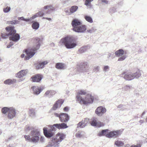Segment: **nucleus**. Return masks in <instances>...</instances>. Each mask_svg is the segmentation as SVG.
I'll list each match as a JSON object with an SVG mask.
<instances>
[{
  "instance_id": "obj_1",
  "label": "nucleus",
  "mask_w": 147,
  "mask_h": 147,
  "mask_svg": "<svg viewBox=\"0 0 147 147\" xmlns=\"http://www.w3.org/2000/svg\"><path fill=\"white\" fill-rule=\"evenodd\" d=\"M40 39L38 37L33 39L32 42L34 44V45L33 46L32 49H25L23 51V52L26 53L27 55L24 58L25 60L29 59L34 56L35 53L34 51L40 48Z\"/></svg>"
},
{
  "instance_id": "obj_2",
  "label": "nucleus",
  "mask_w": 147,
  "mask_h": 147,
  "mask_svg": "<svg viewBox=\"0 0 147 147\" xmlns=\"http://www.w3.org/2000/svg\"><path fill=\"white\" fill-rule=\"evenodd\" d=\"M59 43L61 45H64L67 49L73 48L77 45L75 38L72 36H67L61 38Z\"/></svg>"
},
{
  "instance_id": "obj_3",
  "label": "nucleus",
  "mask_w": 147,
  "mask_h": 147,
  "mask_svg": "<svg viewBox=\"0 0 147 147\" xmlns=\"http://www.w3.org/2000/svg\"><path fill=\"white\" fill-rule=\"evenodd\" d=\"M76 101L81 104L86 105L92 103L94 100V97L91 95H86L85 98L81 96H76Z\"/></svg>"
},
{
  "instance_id": "obj_4",
  "label": "nucleus",
  "mask_w": 147,
  "mask_h": 147,
  "mask_svg": "<svg viewBox=\"0 0 147 147\" xmlns=\"http://www.w3.org/2000/svg\"><path fill=\"white\" fill-rule=\"evenodd\" d=\"M66 135L64 134L59 132L57 134L55 137L53 138L51 145L54 147H58L59 143L65 138Z\"/></svg>"
},
{
  "instance_id": "obj_5",
  "label": "nucleus",
  "mask_w": 147,
  "mask_h": 147,
  "mask_svg": "<svg viewBox=\"0 0 147 147\" xmlns=\"http://www.w3.org/2000/svg\"><path fill=\"white\" fill-rule=\"evenodd\" d=\"M31 142L36 143L39 141L40 133L37 130H36L31 132Z\"/></svg>"
},
{
  "instance_id": "obj_6",
  "label": "nucleus",
  "mask_w": 147,
  "mask_h": 147,
  "mask_svg": "<svg viewBox=\"0 0 147 147\" xmlns=\"http://www.w3.org/2000/svg\"><path fill=\"white\" fill-rule=\"evenodd\" d=\"M68 126L67 124L64 122L60 123L55 124L52 125H51L50 126V127L52 130L54 131L56 130V128L60 129H65Z\"/></svg>"
},
{
  "instance_id": "obj_7",
  "label": "nucleus",
  "mask_w": 147,
  "mask_h": 147,
  "mask_svg": "<svg viewBox=\"0 0 147 147\" xmlns=\"http://www.w3.org/2000/svg\"><path fill=\"white\" fill-rule=\"evenodd\" d=\"M122 132L120 130L111 131L108 133V134L107 135V137L109 138H116L120 136Z\"/></svg>"
},
{
  "instance_id": "obj_8",
  "label": "nucleus",
  "mask_w": 147,
  "mask_h": 147,
  "mask_svg": "<svg viewBox=\"0 0 147 147\" xmlns=\"http://www.w3.org/2000/svg\"><path fill=\"white\" fill-rule=\"evenodd\" d=\"M43 76L40 74L33 76L31 78V81L33 82H40L43 78Z\"/></svg>"
},
{
  "instance_id": "obj_9",
  "label": "nucleus",
  "mask_w": 147,
  "mask_h": 147,
  "mask_svg": "<svg viewBox=\"0 0 147 147\" xmlns=\"http://www.w3.org/2000/svg\"><path fill=\"white\" fill-rule=\"evenodd\" d=\"M69 117L67 113H60L59 120L62 122L66 123L69 120Z\"/></svg>"
},
{
  "instance_id": "obj_10",
  "label": "nucleus",
  "mask_w": 147,
  "mask_h": 147,
  "mask_svg": "<svg viewBox=\"0 0 147 147\" xmlns=\"http://www.w3.org/2000/svg\"><path fill=\"white\" fill-rule=\"evenodd\" d=\"M43 130L44 135L47 138L51 137L54 135V133L52 132L53 131L51 128V129L48 130L47 128L45 127L43 128Z\"/></svg>"
},
{
  "instance_id": "obj_11",
  "label": "nucleus",
  "mask_w": 147,
  "mask_h": 147,
  "mask_svg": "<svg viewBox=\"0 0 147 147\" xmlns=\"http://www.w3.org/2000/svg\"><path fill=\"white\" fill-rule=\"evenodd\" d=\"M14 26H9L6 28L5 29L8 32V36H11L15 34L16 33V31L14 29Z\"/></svg>"
},
{
  "instance_id": "obj_12",
  "label": "nucleus",
  "mask_w": 147,
  "mask_h": 147,
  "mask_svg": "<svg viewBox=\"0 0 147 147\" xmlns=\"http://www.w3.org/2000/svg\"><path fill=\"white\" fill-rule=\"evenodd\" d=\"M89 120L87 118H85L81 122H79L77 125V127L84 128L87 125L88 123Z\"/></svg>"
},
{
  "instance_id": "obj_13",
  "label": "nucleus",
  "mask_w": 147,
  "mask_h": 147,
  "mask_svg": "<svg viewBox=\"0 0 147 147\" xmlns=\"http://www.w3.org/2000/svg\"><path fill=\"white\" fill-rule=\"evenodd\" d=\"M73 30L76 32H84L86 30V28L85 25H82L77 27H75Z\"/></svg>"
},
{
  "instance_id": "obj_14",
  "label": "nucleus",
  "mask_w": 147,
  "mask_h": 147,
  "mask_svg": "<svg viewBox=\"0 0 147 147\" xmlns=\"http://www.w3.org/2000/svg\"><path fill=\"white\" fill-rule=\"evenodd\" d=\"M106 111V109L101 106L98 107L95 110L96 114L98 116L102 115Z\"/></svg>"
},
{
  "instance_id": "obj_15",
  "label": "nucleus",
  "mask_w": 147,
  "mask_h": 147,
  "mask_svg": "<svg viewBox=\"0 0 147 147\" xmlns=\"http://www.w3.org/2000/svg\"><path fill=\"white\" fill-rule=\"evenodd\" d=\"M16 114L15 109L13 107H10L8 114L7 117L8 119H11L15 117Z\"/></svg>"
},
{
  "instance_id": "obj_16",
  "label": "nucleus",
  "mask_w": 147,
  "mask_h": 147,
  "mask_svg": "<svg viewBox=\"0 0 147 147\" xmlns=\"http://www.w3.org/2000/svg\"><path fill=\"white\" fill-rule=\"evenodd\" d=\"M28 72L27 69L22 70L16 74V77L18 78H21L26 76Z\"/></svg>"
},
{
  "instance_id": "obj_17",
  "label": "nucleus",
  "mask_w": 147,
  "mask_h": 147,
  "mask_svg": "<svg viewBox=\"0 0 147 147\" xmlns=\"http://www.w3.org/2000/svg\"><path fill=\"white\" fill-rule=\"evenodd\" d=\"M81 24L80 21L77 19H75L73 20L71 22V25L73 27V28L75 27H77L78 26Z\"/></svg>"
},
{
  "instance_id": "obj_18",
  "label": "nucleus",
  "mask_w": 147,
  "mask_h": 147,
  "mask_svg": "<svg viewBox=\"0 0 147 147\" xmlns=\"http://www.w3.org/2000/svg\"><path fill=\"white\" fill-rule=\"evenodd\" d=\"M123 74L124 75L123 78L126 80H130L134 79L132 74H125V72H124L122 74V75Z\"/></svg>"
},
{
  "instance_id": "obj_19",
  "label": "nucleus",
  "mask_w": 147,
  "mask_h": 147,
  "mask_svg": "<svg viewBox=\"0 0 147 147\" xmlns=\"http://www.w3.org/2000/svg\"><path fill=\"white\" fill-rule=\"evenodd\" d=\"M92 125L93 126H96L98 127H100L103 126L104 124L103 123L97 121L96 119H94L91 123Z\"/></svg>"
},
{
  "instance_id": "obj_20",
  "label": "nucleus",
  "mask_w": 147,
  "mask_h": 147,
  "mask_svg": "<svg viewBox=\"0 0 147 147\" xmlns=\"http://www.w3.org/2000/svg\"><path fill=\"white\" fill-rule=\"evenodd\" d=\"M20 38L19 35L18 34L16 33L13 35H11V36L9 37V39L13 41L16 42L20 39Z\"/></svg>"
},
{
  "instance_id": "obj_21",
  "label": "nucleus",
  "mask_w": 147,
  "mask_h": 147,
  "mask_svg": "<svg viewBox=\"0 0 147 147\" xmlns=\"http://www.w3.org/2000/svg\"><path fill=\"white\" fill-rule=\"evenodd\" d=\"M48 62L47 61H45L42 62L38 63L36 66V68L37 69L42 68L44 67L45 66L47 65Z\"/></svg>"
},
{
  "instance_id": "obj_22",
  "label": "nucleus",
  "mask_w": 147,
  "mask_h": 147,
  "mask_svg": "<svg viewBox=\"0 0 147 147\" xmlns=\"http://www.w3.org/2000/svg\"><path fill=\"white\" fill-rule=\"evenodd\" d=\"M31 88L33 91V93L35 94H38L41 91L42 89L39 87H36L35 86H32Z\"/></svg>"
},
{
  "instance_id": "obj_23",
  "label": "nucleus",
  "mask_w": 147,
  "mask_h": 147,
  "mask_svg": "<svg viewBox=\"0 0 147 147\" xmlns=\"http://www.w3.org/2000/svg\"><path fill=\"white\" fill-rule=\"evenodd\" d=\"M109 131L108 129L102 130L98 134V135L99 136H105L107 137V135L108 134Z\"/></svg>"
},
{
  "instance_id": "obj_24",
  "label": "nucleus",
  "mask_w": 147,
  "mask_h": 147,
  "mask_svg": "<svg viewBox=\"0 0 147 147\" xmlns=\"http://www.w3.org/2000/svg\"><path fill=\"white\" fill-rule=\"evenodd\" d=\"M56 93V91L54 90H48L45 92L44 96H51L55 95Z\"/></svg>"
},
{
  "instance_id": "obj_25",
  "label": "nucleus",
  "mask_w": 147,
  "mask_h": 147,
  "mask_svg": "<svg viewBox=\"0 0 147 147\" xmlns=\"http://www.w3.org/2000/svg\"><path fill=\"white\" fill-rule=\"evenodd\" d=\"M44 9H45L48 10L47 13H48L49 11H53L55 9L54 7L51 5L45 6Z\"/></svg>"
},
{
  "instance_id": "obj_26",
  "label": "nucleus",
  "mask_w": 147,
  "mask_h": 147,
  "mask_svg": "<svg viewBox=\"0 0 147 147\" xmlns=\"http://www.w3.org/2000/svg\"><path fill=\"white\" fill-rule=\"evenodd\" d=\"M124 53V51L122 49H119L116 51L115 53V55L118 57L122 56Z\"/></svg>"
},
{
  "instance_id": "obj_27",
  "label": "nucleus",
  "mask_w": 147,
  "mask_h": 147,
  "mask_svg": "<svg viewBox=\"0 0 147 147\" xmlns=\"http://www.w3.org/2000/svg\"><path fill=\"white\" fill-rule=\"evenodd\" d=\"M87 94L86 91L85 90H80L78 91L76 96H81V95H86Z\"/></svg>"
},
{
  "instance_id": "obj_28",
  "label": "nucleus",
  "mask_w": 147,
  "mask_h": 147,
  "mask_svg": "<svg viewBox=\"0 0 147 147\" xmlns=\"http://www.w3.org/2000/svg\"><path fill=\"white\" fill-rule=\"evenodd\" d=\"M55 67L58 69H63L64 67V64L61 63H57L56 64Z\"/></svg>"
},
{
  "instance_id": "obj_29",
  "label": "nucleus",
  "mask_w": 147,
  "mask_h": 147,
  "mask_svg": "<svg viewBox=\"0 0 147 147\" xmlns=\"http://www.w3.org/2000/svg\"><path fill=\"white\" fill-rule=\"evenodd\" d=\"M80 68H81L82 70H83L85 68H88V65L86 62H83L81 63L80 65Z\"/></svg>"
},
{
  "instance_id": "obj_30",
  "label": "nucleus",
  "mask_w": 147,
  "mask_h": 147,
  "mask_svg": "<svg viewBox=\"0 0 147 147\" xmlns=\"http://www.w3.org/2000/svg\"><path fill=\"white\" fill-rule=\"evenodd\" d=\"M43 15L44 13L42 11H40L33 16L32 18V19H34L37 17L42 16Z\"/></svg>"
},
{
  "instance_id": "obj_31",
  "label": "nucleus",
  "mask_w": 147,
  "mask_h": 147,
  "mask_svg": "<svg viewBox=\"0 0 147 147\" xmlns=\"http://www.w3.org/2000/svg\"><path fill=\"white\" fill-rule=\"evenodd\" d=\"M124 144V143L123 142L119 140L115 141V144L118 147L122 146Z\"/></svg>"
},
{
  "instance_id": "obj_32",
  "label": "nucleus",
  "mask_w": 147,
  "mask_h": 147,
  "mask_svg": "<svg viewBox=\"0 0 147 147\" xmlns=\"http://www.w3.org/2000/svg\"><path fill=\"white\" fill-rule=\"evenodd\" d=\"M78 7L76 6H73L71 7L69 10L70 13H73L76 11L78 9Z\"/></svg>"
},
{
  "instance_id": "obj_33",
  "label": "nucleus",
  "mask_w": 147,
  "mask_h": 147,
  "mask_svg": "<svg viewBox=\"0 0 147 147\" xmlns=\"http://www.w3.org/2000/svg\"><path fill=\"white\" fill-rule=\"evenodd\" d=\"M134 79L135 78H138L141 76V74L140 71L138 70L137 72L134 73L132 74Z\"/></svg>"
},
{
  "instance_id": "obj_34",
  "label": "nucleus",
  "mask_w": 147,
  "mask_h": 147,
  "mask_svg": "<svg viewBox=\"0 0 147 147\" xmlns=\"http://www.w3.org/2000/svg\"><path fill=\"white\" fill-rule=\"evenodd\" d=\"M84 18L86 21L90 23H92L93 22L92 18L90 16L86 15L85 16Z\"/></svg>"
},
{
  "instance_id": "obj_35",
  "label": "nucleus",
  "mask_w": 147,
  "mask_h": 147,
  "mask_svg": "<svg viewBox=\"0 0 147 147\" xmlns=\"http://www.w3.org/2000/svg\"><path fill=\"white\" fill-rule=\"evenodd\" d=\"M10 108H8L7 107H4L2 109L1 111L2 113L5 114L8 112L9 111Z\"/></svg>"
},
{
  "instance_id": "obj_36",
  "label": "nucleus",
  "mask_w": 147,
  "mask_h": 147,
  "mask_svg": "<svg viewBox=\"0 0 147 147\" xmlns=\"http://www.w3.org/2000/svg\"><path fill=\"white\" fill-rule=\"evenodd\" d=\"M39 24L38 22H35L32 24V27L33 29H37L39 28Z\"/></svg>"
},
{
  "instance_id": "obj_37",
  "label": "nucleus",
  "mask_w": 147,
  "mask_h": 147,
  "mask_svg": "<svg viewBox=\"0 0 147 147\" xmlns=\"http://www.w3.org/2000/svg\"><path fill=\"white\" fill-rule=\"evenodd\" d=\"M64 100L62 99H60L58 100L56 102V103L57 104L58 107H60L61 105L64 102Z\"/></svg>"
},
{
  "instance_id": "obj_38",
  "label": "nucleus",
  "mask_w": 147,
  "mask_h": 147,
  "mask_svg": "<svg viewBox=\"0 0 147 147\" xmlns=\"http://www.w3.org/2000/svg\"><path fill=\"white\" fill-rule=\"evenodd\" d=\"M93 0H85L84 4L87 6L91 7V2Z\"/></svg>"
},
{
  "instance_id": "obj_39",
  "label": "nucleus",
  "mask_w": 147,
  "mask_h": 147,
  "mask_svg": "<svg viewBox=\"0 0 147 147\" xmlns=\"http://www.w3.org/2000/svg\"><path fill=\"white\" fill-rule=\"evenodd\" d=\"M4 83L5 84H10L13 83V80L10 79H8L5 81L4 82Z\"/></svg>"
},
{
  "instance_id": "obj_40",
  "label": "nucleus",
  "mask_w": 147,
  "mask_h": 147,
  "mask_svg": "<svg viewBox=\"0 0 147 147\" xmlns=\"http://www.w3.org/2000/svg\"><path fill=\"white\" fill-rule=\"evenodd\" d=\"M11 9V8L8 6L3 9V11L5 13H7L9 12Z\"/></svg>"
},
{
  "instance_id": "obj_41",
  "label": "nucleus",
  "mask_w": 147,
  "mask_h": 147,
  "mask_svg": "<svg viewBox=\"0 0 147 147\" xmlns=\"http://www.w3.org/2000/svg\"><path fill=\"white\" fill-rule=\"evenodd\" d=\"M18 22L17 20H14L8 22V24H17Z\"/></svg>"
},
{
  "instance_id": "obj_42",
  "label": "nucleus",
  "mask_w": 147,
  "mask_h": 147,
  "mask_svg": "<svg viewBox=\"0 0 147 147\" xmlns=\"http://www.w3.org/2000/svg\"><path fill=\"white\" fill-rule=\"evenodd\" d=\"M24 138L26 140H28L29 142H31V138L29 135H25Z\"/></svg>"
},
{
  "instance_id": "obj_43",
  "label": "nucleus",
  "mask_w": 147,
  "mask_h": 147,
  "mask_svg": "<svg viewBox=\"0 0 147 147\" xmlns=\"http://www.w3.org/2000/svg\"><path fill=\"white\" fill-rule=\"evenodd\" d=\"M126 57L125 55H123L119 57L118 59V61H122L124 60L126 58Z\"/></svg>"
},
{
  "instance_id": "obj_44",
  "label": "nucleus",
  "mask_w": 147,
  "mask_h": 147,
  "mask_svg": "<svg viewBox=\"0 0 147 147\" xmlns=\"http://www.w3.org/2000/svg\"><path fill=\"white\" fill-rule=\"evenodd\" d=\"M59 107L57 103L55 102L52 107V109L53 110H55Z\"/></svg>"
},
{
  "instance_id": "obj_45",
  "label": "nucleus",
  "mask_w": 147,
  "mask_h": 147,
  "mask_svg": "<svg viewBox=\"0 0 147 147\" xmlns=\"http://www.w3.org/2000/svg\"><path fill=\"white\" fill-rule=\"evenodd\" d=\"M76 136L77 138H81L82 136V135L80 132H78L76 134Z\"/></svg>"
},
{
  "instance_id": "obj_46",
  "label": "nucleus",
  "mask_w": 147,
  "mask_h": 147,
  "mask_svg": "<svg viewBox=\"0 0 147 147\" xmlns=\"http://www.w3.org/2000/svg\"><path fill=\"white\" fill-rule=\"evenodd\" d=\"M141 145L140 144L137 145H132L130 147H141Z\"/></svg>"
},
{
  "instance_id": "obj_47",
  "label": "nucleus",
  "mask_w": 147,
  "mask_h": 147,
  "mask_svg": "<svg viewBox=\"0 0 147 147\" xmlns=\"http://www.w3.org/2000/svg\"><path fill=\"white\" fill-rule=\"evenodd\" d=\"M8 34H7L6 35H5L4 34H1V36L2 37L4 38H5L7 37V36H8V35H7Z\"/></svg>"
},
{
  "instance_id": "obj_48",
  "label": "nucleus",
  "mask_w": 147,
  "mask_h": 147,
  "mask_svg": "<svg viewBox=\"0 0 147 147\" xmlns=\"http://www.w3.org/2000/svg\"><path fill=\"white\" fill-rule=\"evenodd\" d=\"M63 110L65 111H68L69 110V108L67 107H64L63 109Z\"/></svg>"
},
{
  "instance_id": "obj_49",
  "label": "nucleus",
  "mask_w": 147,
  "mask_h": 147,
  "mask_svg": "<svg viewBox=\"0 0 147 147\" xmlns=\"http://www.w3.org/2000/svg\"><path fill=\"white\" fill-rule=\"evenodd\" d=\"M40 140L41 142H43L44 141V138L42 136H40Z\"/></svg>"
},
{
  "instance_id": "obj_50",
  "label": "nucleus",
  "mask_w": 147,
  "mask_h": 147,
  "mask_svg": "<svg viewBox=\"0 0 147 147\" xmlns=\"http://www.w3.org/2000/svg\"><path fill=\"white\" fill-rule=\"evenodd\" d=\"M54 115L56 117H59V119H60V114H59L57 113H54Z\"/></svg>"
},
{
  "instance_id": "obj_51",
  "label": "nucleus",
  "mask_w": 147,
  "mask_h": 147,
  "mask_svg": "<svg viewBox=\"0 0 147 147\" xmlns=\"http://www.w3.org/2000/svg\"><path fill=\"white\" fill-rule=\"evenodd\" d=\"M102 2L105 3L106 4H108V1L107 0H101Z\"/></svg>"
},
{
  "instance_id": "obj_52",
  "label": "nucleus",
  "mask_w": 147,
  "mask_h": 147,
  "mask_svg": "<svg viewBox=\"0 0 147 147\" xmlns=\"http://www.w3.org/2000/svg\"><path fill=\"white\" fill-rule=\"evenodd\" d=\"M109 68V67L108 66H105L104 67V70L105 71H106Z\"/></svg>"
},
{
  "instance_id": "obj_53",
  "label": "nucleus",
  "mask_w": 147,
  "mask_h": 147,
  "mask_svg": "<svg viewBox=\"0 0 147 147\" xmlns=\"http://www.w3.org/2000/svg\"><path fill=\"white\" fill-rule=\"evenodd\" d=\"M18 19L20 20H25L24 19V18L23 17H21L20 18H19Z\"/></svg>"
},
{
  "instance_id": "obj_54",
  "label": "nucleus",
  "mask_w": 147,
  "mask_h": 147,
  "mask_svg": "<svg viewBox=\"0 0 147 147\" xmlns=\"http://www.w3.org/2000/svg\"><path fill=\"white\" fill-rule=\"evenodd\" d=\"M43 19H46L47 20L49 21H51V19L50 18H44V17H43V18H42Z\"/></svg>"
},
{
  "instance_id": "obj_55",
  "label": "nucleus",
  "mask_w": 147,
  "mask_h": 147,
  "mask_svg": "<svg viewBox=\"0 0 147 147\" xmlns=\"http://www.w3.org/2000/svg\"><path fill=\"white\" fill-rule=\"evenodd\" d=\"M139 123H140L141 124H142L144 123V120H141L139 121Z\"/></svg>"
},
{
  "instance_id": "obj_56",
  "label": "nucleus",
  "mask_w": 147,
  "mask_h": 147,
  "mask_svg": "<svg viewBox=\"0 0 147 147\" xmlns=\"http://www.w3.org/2000/svg\"><path fill=\"white\" fill-rule=\"evenodd\" d=\"M24 56H25V55H24V54H22L21 55V58H24Z\"/></svg>"
},
{
  "instance_id": "obj_57",
  "label": "nucleus",
  "mask_w": 147,
  "mask_h": 147,
  "mask_svg": "<svg viewBox=\"0 0 147 147\" xmlns=\"http://www.w3.org/2000/svg\"><path fill=\"white\" fill-rule=\"evenodd\" d=\"M126 87L127 88V89H130V87L129 86H126Z\"/></svg>"
},
{
  "instance_id": "obj_58",
  "label": "nucleus",
  "mask_w": 147,
  "mask_h": 147,
  "mask_svg": "<svg viewBox=\"0 0 147 147\" xmlns=\"http://www.w3.org/2000/svg\"><path fill=\"white\" fill-rule=\"evenodd\" d=\"M145 113V112H143V113H142V115H143Z\"/></svg>"
},
{
  "instance_id": "obj_59",
  "label": "nucleus",
  "mask_w": 147,
  "mask_h": 147,
  "mask_svg": "<svg viewBox=\"0 0 147 147\" xmlns=\"http://www.w3.org/2000/svg\"><path fill=\"white\" fill-rule=\"evenodd\" d=\"M145 120L146 122H147V117L146 118Z\"/></svg>"
},
{
  "instance_id": "obj_60",
  "label": "nucleus",
  "mask_w": 147,
  "mask_h": 147,
  "mask_svg": "<svg viewBox=\"0 0 147 147\" xmlns=\"http://www.w3.org/2000/svg\"><path fill=\"white\" fill-rule=\"evenodd\" d=\"M1 60V59L0 58V61Z\"/></svg>"
}]
</instances>
